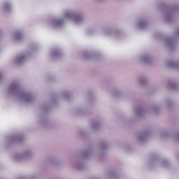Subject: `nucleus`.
I'll return each instance as SVG.
<instances>
[{"instance_id": "nucleus-1", "label": "nucleus", "mask_w": 179, "mask_h": 179, "mask_svg": "<svg viewBox=\"0 0 179 179\" xmlns=\"http://www.w3.org/2000/svg\"><path fill=\"white\" fill-rule=\"evenodd\" d=\"M0 79H1V74H0Z\"/></svg>"}]
</instances>
